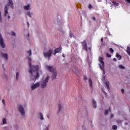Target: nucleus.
Masks as SVG:
<instances>
[{"label": "nucleus", "instance_id": "dca6fc26", "mask_svg": "<svg viewBox=\"0 0 130 130\" xmlns=\"http://www.w3.org/2000/svg\"><path fill=\"white\" fill-rule=\"evenodd\" d=\"M116 57L118 58L119 60L121 59V55H119L118 53H116Z\"/></svg>", "mask_w": 130, "mask_h": 130}, {"label": "nucleus", "instance_id": "a211bd4d", "mask_svg": "<svg viewBox=\"0 0 130 130\" xmlns=\"http://www.w3.org/2000/svg\"><path fill=\"white\" fill-rule=\"evenodd\" d=\"M105 85L107 86V87L108 88V90H109V82L106 81L105 82Z\"/></svg>", "mask_w": 130, "mask_h": 130}, {"label": "nucleus", "instance_id": "603ef678", "mask_svg": "<svg viewBox=\"0 0 130 130\" xmlns=\"http://www.w3.org/2000/svg\"><path fill=\"white\" fill-rule=\"evenodd\" d=\"M73 72H74V73H77V72H76V71H74V70H73Z\"/></svg>", "mask_w": 130, "mask_h": 130}, {"label": "nucleus", "instance_id": "09e8293b", "mask_svg": "<svg viewBox=\"0 0 130 130\" xmlns=\"http://www.w3.org/2000/svg\"><path fill=\"white\" fill-rule=\"evenodd\" d=\"M10 18H11V17H10V16H8V19H10Z\"/></svg>", "mask_w": 130, "mask_h": 130}, {"label": "nucleus", "instance_id": "bb28decb", "mask_svg": "<svg viewBox=\"0 0 130 130\" xmlns=\"http://www.w3.org/2000/svg\"><path fill=\"white\" fill-rule=\"evenodd\" d=\"M112 4H113L115 6H119L118 3H117L116 2H112Z\"/></svg>", "mask_w": 130, "mask_h": 130}, {"label": "nucleus", "instance_id": "1a4fd4ad", "mask_svg": "<svg viewBox=\"0 0 130 130\" xmlns=\"http://www.w3.org/2000/svg\"><path fill=\"white\" fill-rule=\"evenodd\" d=\"M40 86V83L37 82L36 84H34L31 86V90H35V89L38 88Z\"/></svg>", "mask_w": 130, "mask_h": 130}, {"label": "nucleus", "instance_id": "393cba45", "mask_svg": "<svg viewBox=\"0 0 130 130\" xmlns=\"http://www.w3.org/2000/svg\"><path fill=\"white\" fill-rule=\"evenodd\" d=\"M112 129H113V130H116V129H117V125H113V126H112Z\"/></svg>", "mask_w": 130, "mask_h": 130}, {"label": "nucleus", "instance_id": "a878e982", "mask_svg": "<svg viewBox=\"0 0 130 130\" xmlns=\"http://www.w3.org/2000/svg\"><path fill=\"white\" fill-rule=\"evenodd\" d=\"M119 69H121V70H123V69H125V68L121 64L119 65Z\"/></svg>", "mask_w": 130, "mask_h": 130}, {"label": "nucleus", "instance_id": "9d476101", "mask_svg": "<svg viewBox=\"0 0 130 130\" xmlns=\"http://www.w3.org/2000/svg\"><path fill=\"white\" fill-rule=\"evenodd\" d=\"M47 69L49 72H50V73H53L56 71L55 69H53L52 66H47Z\"/></svg>", "mask_w": 130, "mask_h": 130}, {"label": "nucleus", "instance_id": "20e7f679", "mask_svg": "<svg viewBox=\"0 0 130 130\" xmlns=\"http://www.w3.org/2000/svg\"><path fill=\"white\" fill-rule=\"evenodd\" d=\"M103 59H104V58L102 57H100L99 58V60L100 62H101V64H100V68L101 70H102V71H103L104 75H105V71H104V62L103 61Z\"/></svg>", "mask_w": 130, "mask_h": 130}, {"label": "nucleus", "instance_id": "8fccbe9b", "mask_svg": "<svg viewBox=\"0 0 130 130\" xmlns=\"http://www.w3.org/2000/svg\"><path fill=\"white\" fill-rule=\"evenodd\" d=\"M62 56L63 57H64V55L63 54H62Z\"/></svg>", "mask_w": 130, "mask_h": 130}, {"label": "nucleus", "instance_id": "5701e85b", "mask_svg": "<svg viewBox=\"0 0 130 130\" xmlns=\"http://www.w3.org/2000/svg\"><path fill=\"white\" fill-rule=\"evenodd\" d=\"M126 51L128 54L130 56V48L129 47H127Z\"/></svg>", "mask_w": 130, "mask_h": 130}, {"label": "nucleus", "instance_id": "6e6552de", "mask_svg": "<svg viewBox=\"0 0 130 130\" xmlns=\"http://www.w3.org/2000/svg\"><path fill=\"white\" fill-rule=\"evenodd\" d=\"M0 45L3 48H5L6 45H5V43L4 42V40L3 39V37H2V35L0 34Z\"/></svg>", "mask_w": 130, "mask_h": 130}, {"label": "nucleus", "instance_id": "864d4df0", "mask_svg": "<svg viewBox=\"0 0 130 130\" xmlns=\"http://www.w3.org/2000/svg\"><path fill=\"white\" fill-rule=\"evenodd\" d=\"M47 117H48V118H49V116H47Z\"/></svg>", "mask_w": 130, "mask_h": 130}, {"label": "nucleus", "instance_id": "9b49d317", "mask_svg": "<svg viewBox=\"0 0 130 130\" xmlns=\"http://www.w3.org/2000/svg\"><path fill=\"white\" fill-rule=\"evenodd\" d=\"M2 57L5 58V59H8L9 58V56H8V54L7 53H3L2 54Z\"/></svg>", "mask_w": 130, "mask_h": 130}, {"label": "nucleus", "instance_id": "c9c22d12", "mask_svg": "<svg viewBox=\"0 0 130 130\" xmlns=\"http://www.w3.org/2000/svg\"><path fill=\"white\" fill-rule=\"evenodd\" d=\"M83 79H84V81H87V77L86 76H84Z\"/></svg>", "mask_w": 130, "mask_h": 130}, {"label": "nucleus", "instance_id": "e433bc0d", "mask_svg": "<svg viewBox=\"0 0 130 130\" xmlns=\"http://www.w3.org/2000/svg\"><path fill=\"white\" fill-rule=\"evenodd\" d=\"M92 19L93 20V21H96V18H95L94 16L92 17Z\"/></svg>", "mask_w": 130, "mask_h": 130}, {"label": "nucleus", "instance_id": "37998d69", "mask_svg": "<svg viewBox=\"0 0 130 130\" xmlns=\"http://www.w3.org/2000/svg\"><path fill=\"white\" fill-rule=\"evenodd\" d=\"M49 127H47L46 129L45 130H49Z\"/></svg>", "mask_w": 130, "mask_h": 130}, {"label": "nucleus", "instance_id": "b1692460", "mask_svg": "<svg viewBox=\"0 0 130 130\" xmlns=\"http://www.w3.org/2000/svg\"><path fill=\"white\" fill-rule=\"evenodd\" d=\"M3 124H6L7 123V119L5 118L3 119Z\"/></svg>", "mask_w": 130, "mask_h": 130}, {"label": "nucleus", "instance_id": "72a5a7b5", "mask_svg": "<svg viewBox=\"0 0 130 130\" xmlns=\"http://www.w3.org/2000/svg\"><path fill=\"white\" fill-rule=\"evenodd\" d=\"M11 34L13 35V36H16V33L14 31H12Z\"/></svg>", "mask_w": 130, "mask_h": 130}, {"label": "nucleus", "instance_id": "f257e3e1", "mask_svg": "<svg viewBox=\"0 0 130 130\" xmlns=\"http://www.w3.org/2000/svg\"><path fill=\"white\" fill-rule=\"evenodd\" d=\"M27 59L29 61L28 65L30 67V70L29 71V72L30 74H31V76H33V73H35L36 74H37L35 77V80H36V79H38V78H39V73H38V70H39V66H32V64L31 63V58L28 57Z\"/></svg>", "mask_w": 130, "mask_h": 130}, {"label": "nucleus", "instance_id": "a18cd8bd", "mask_svg": "<svg viewBox=\"0 0 130 130\" xmlns=\"http://www.w3.org/2000/svg\"><path fill=\"white\" fill-rule=\"evenodd\" d=\"M54 54V55H55H55H56V53H55H55H54V54Z\"/></svg>", "mask_w": 130, "mask_h": 130}, {"label": "nucleus", "instance_id": "412c9836", "mask_svg": "<svg viewBox=\"0 0 130 130\" xmlns=\"http://www.w3.org/2000/svg\"><path fill=\"white\" fill-rule=\"evenodd\" d=\"M89 87L90 88H92V80L91 79H89Z\"/></svg>", "mask_w": 130, "mask_h": 130}, {"label": "nucleus", "instance_id": "7ed1b4c3", "mask_svg": "<svg viewBox=\"0 0 130 130\" xmlns=\"http://www.w3.org/2000/svg\"><path fill=\"white\" fill-rule=\"evenodd\" d=\"M49 76H48L46 77L45 79L43 80L42 82L40 83L41 88L42 89H44L47 86V83H48V81L49 80Z\"/></svg>", "mask_w": 130, "mask_h": 130}, {"label": "nucleus", "instance_id": "4468645a", "mask_svg": "<svg viewBox=\"0 0 130 130\" xmlns=\"http://www.w3.org/2000/svg\"><path fill=\"white\" fill-rule=\"evenodd\" d=\"M58 113H59L60 111H61V105H60V104H59L58 105Z\"/></svg>", "mask_w": 130, "mask_h": 130}, {"label": "nucleus", "instance_id": "cd10ccee", "mask_svg": "<svg viewBox=\"0 0 130 130\" xmlns=\"http://www.w3.org/2000/svg\"><path fill=\"white\" fill-rule=\"evenodd\" d=\"M26 15H27V16H29L30 18H31V15H33V13H31L30 12H27Z\"/></svg>", "mask_w": 130, "mask_h": 130}, {"label": "nucleus", "instance_id": "423d86ee", "mask_svg": "<svg viewBox=\"0 0 130 130\" xmlns=\"http://www.w3.org/2000/svg\"><path fill=\"white\" fill-rule=\"evenodd\" d=\"M18 110L20 112L21 115L24 116V115H25V110H24V108H23V106H22V105H18Z\"/></svg>", "mask_w": 130, "mask_h": 130}, {"label": "nucleus", "instance_id": "49530a36", "mask_svg": "<svg viewBox=\"0 0 130 130\" xmlns=\"http://www.w3.org/2000/svg\"><path fill=\"white\" fill-rule=\"evenodd\" d=\"M111 117L112 118L113 117V115H111Z\"/></svg>", "mask_w": 130, "mask_h": 130}, {"label": "nucleus", "instance_id": "de8ad7c7", "mask_svg": "<svg viewBox=\"0 0 130 130\" xmlns=\"http://www.w3.org/2000/svg\"><path fill=\"white\" fill-rule=\"evenodd\" d=\"M29 36H30V34L28 33V37H29Z\"/></svg>", "mask_w": 130, "mask_h": 130}, {"label": "nucleus", "instance_id": "f8f14e48", "mask_svg": "<svg viewBox=\"0 0 130 130\" xmlns=\"http://www.w3.org/2000/svg\"><path fill=\"white\" fill-rule=\"evenodd\" d=\"M52 73H53L52 79H56L57 76V72H56V70Z\"/></svg>", "mask_w": 130, "mask_h": 130}, {"label": "nucleus", "instance_id": "4c0bfd02", "mask_svg": "<svg viewBox=\"0 0 130 130\" xmlns=\"http://www.w3.org/2000/svg\"><path fill=\"white\" fill-rule=\"evenodd\" d=\"M121 91L122 94H123V93H124V89H121Z\"/></svg>", "mask_w": 130, "mask_h": 130}, {"label": "nucleus", "instance_id": "3c124183", "mask_svg": "<svg viewBox=\"0 0 130 130\" xmlns=\"http://www.w3.org/2000/svg\"><path fill=\"white\" fill-rule=\"evenodd\" d=\"M27 25H28V26L29 27V23L27 22Z\"/></svg>", "mask_w": 130, "mask_h": 130}, {"label": "nucleus", "instance_id": "f704fd0d", "mask_svg": "<svg viewBox=\"0 0 130 130\" xmlns=\"http://www.w3.org/2000/svg\"><path fill=\"white\" fill-rule=\"evenodd\" d=\"M18 77H19V73L17 72V73H16V80H18Z\"/></svg>", "mask_w": 130, "mask_h": 130}, {"label": "nucleus", "instance_id": "c756f323", "mask_svg": "<svg viewBox=\"0 0 130 130\" xmlns=\"http://www.w3.org/2000/svg\"><path fill=\"white\" fill-rule=\"evenodd\" d=\"M109 50H110L111 53H113V52H114V50H113V49H112V48H110L109 49Z\"/></svg>", "mask_w": 130, "mask_h": 130}, {"label": "nucleus", "instance_id": "f03ea898", "mask_svg": "<svg viewBox=\"0 0 130 130\" xmlns=\"http://www.w3.org/2000/svg\"><path fill=\"white\" fill-rule=\"evenodd\" d=\"M8 2H9L8 3V5H6L5 7V17H7V15L9 14V12L8 11V7L10 6V7L12 9H14V4H13V1L9 0Z\"/></svg>", "mask_w": 130, "mask_h": 130}, {"label": "nucleus", "instance_id": "a19ab883", "mask_svg": "<svg viewBox=\"0 0 130 130\" xmlns=\"http://www.w3.org/2000/svg\"><path fill=\"white\" fill-rule=\"evenodd\" d=\"M2 103H3V104L5 105V100H2Z\"/></svg>", "mask_w": 130, "mask_h": 130}, {"label": "nucleus", "instance_id": "ddd939ff", "mask_svg": "<svg viewBox=\"0 0 130 130\" xmlns=\"http://www.w3.org/2000/svg\"><path fill=\"white\" fill-rule=\"evenodd\" d=\"M61 49H62L61 47H60L57 49H55V53H58V52H59V51H61Z\"/></svg>", "mask_w": 130, "mask_h": 130}, {"label": "nucleus", "instance_id": "79ce46f5", "mask_svg": "<svg viewBox=\"0 0 130 130\" xmlns=\"http://www.w3.org/2000/svg\"><path fill=\"white\" fill-rule=\"evenodd\" d=\"M113 60H114V61H116L117 59H116V58H113Z\"/></svg>", "mask_w": 130, "mask_h": 130}, {"label": "nucleus", "instance_id": "7c9ffc66", "mask_svg": "<svg viewBox=\"0 0 130 130\" xmlns=\"http://www.w3.org/2000/svg\"><path fill=\"white\" fill-rule=\"evenodd\" d=\"M116 122H117V123H121V122H122V120H117Z\"/></svg>", "mask_w": 130, "mask_h": 130}, {"label": "nucleus", "instance_id": "2eb2a0df", "mask_svg": "<svg viewBox=\"0 0 130 130\" xmlns=\"http://www.w3.org/2000/svg\"><path fill=\"white\" fill-rule=\"evenodd\" d=\"M24 9L26 10H29V9H30V5H28L27 6H24Z\"/></svg>", "mask_w": 130, "mask_h": 130}, {"label": "nucleus", "instance_id": "6ab92c4d", "mask_svg": "<svg viewBox=\"0 0 130 130\" xmlns=\"http://www.w3.org/2000/svg\"><path fill=\"white\" fill-rule=\"evenodd\" d=\"M109 111H110V108H109V110H106L105 111V115H107V114H108Z\"/></svg>", "mask_w": 130, "mask_h": 130}, {"label": "nucleus", "instance_id": "58836bf2", "mask_svg": "<svg viewBox=\"0 0 130 130\" xmlns=\"http://www.w3.org/2000/svg\"><path fill=\"white\" fill-rule=\"evenodd\" d=\"M126 3H128V4H130V0H126Z\"/></svg>", "mask_w": 130, "mask_h": 130}, {"label": "nucleus", "instance_id": "473e14b6", "mask_svg": "<svg viewBox=\"0 0 130 130\" xmlns=\"http://www.w3.org/2000/svg\"><path fill=\"white\" fill-rule=\"evenodd\" d=\"M0 22H1V23L3 22L2 20V12H0Z\"/></svg>", "mask_w": 130, "mask_h": 130}, {"label": "nucleus", "instance_id": "0eeeda50", "mask_svg": "<svg viewBox=\"0 0 130 130\" xmlns=\"http://www.w3.org/2000/svg\"><path fill=\"white\" fill-rule=\"evenodd\" d=\"M81 44H82L83 49H84L85 51H88V47H87V42H86V40H84L83 42L81 43Z\"/></svg>", "mask_w": 130, "mask_h": 130}, {"label": "nucleus", "instance_id": "ea45409f", "mask_svg": "<svg viewBox=\"0 0 130 130\" xmlns=\"http://www.w3.org/2000/svg\"><path fill=\"white\" fill-rule=\"evenodd\" d=\"M70 37H71V38L73 37V34L70 33Z\"/></svg>", "mask_w": 130, "mask_h": 130}, {"label": "nucleus", "instance_id": "f3484780", "mask_svg": "<svg viewBox=\"0 0 130 130\" xmlns=\"http://www.w3.org/2000/svg\"><path fill=\"white\" fill-rule=\"evenodd\" d=\"M39 115H40V119L41 120H43V119H44V118H43V115H42V113H40Z\"/></svg>", "mask_w": 130, "mask_h": 130}, {"label": "nucleus", "instance_id": "aec40b11", "mask_svg": "<svg viewBox=\"0 0 130 130\" xmlns=\"http://www.w3.org/2000/svg\"><path fill=\"white\" fill-rule=\"evenodd\" d=\"M27 53L28 54V56H31V55H32V51H31V50L28 51L27 52Z\"/></svg>", "mask_w": 130, "mask_h": 130}, {"label": "nucleus", "instance_id": "2f4dec72", "mask_svg": "<svg viewBox=\"0 0 130 130\" xmlns=\"http://www.w3.org/2000/svg\"><path fill=\"white\" fill-rule=\"evenodd\" d=\"M92 8H93V6H92V5L91 4H89L88 5V8L91 10L92 9Z\"/></svg>", "mask_w": 130, "mask_h": 130}, {"label": "nucleus", "instance_id": "5fc2aeb1", "mask_svg": "<svg viewBox=\"0 0 130 130\" xmlns=\"http://www.w3.org/2000/svg\"><path fill=\"white\" fill-rule=\"evenodd\" d=\"M102 91H103V92H104V91H103V89H102Z\"/></svg>", "mask_w": 130, "mask_h": 130}, {"label": "nucleus", "instance_id": "c85d7f7f", "mask_svg": "<svg viewBox=\"0 0 130 130\" xmlns=\"http://www.w3.org/2000/svg\"><path fill=\"white\" fill-rule=\"evenodd\" d=\"M106 55L107 57H111V55H110L109 53H106Z\"/></svg>", "mask_w": 130, "mask_h": 130}, {"label": "nucleus", "instance_id": "c03bdc74", "mask_svg": "<svg viewBox=\"0 0 130 130\" xmlns=\"http://www.w3.org/2000/svg\"><path fill=\"white\" fill-rule=\"evenodd\" d=\"M101 40L102 42H103V38H102Z\"/></svg>", "mask_w": 130, "mask_h": 130}, {"label": "nucleus", "instance_id": "39448f33", "mask_svg": "<svg viewBox=\"0 0 130 130\" xmlns=\"http://www.w3.org/2000/svg\"><path fill=\"white\" fill-rule=\"evenodd\" d=\"M53 50L51 49L48 51L47 52H44L43 53L44 57H47L48 59H50V57L52 55V52Z\"/></svg>", "mask_w": 130, "mask_h": 130}, {"label": "nucleus", "instance_id": "4be33fe9", "mask_svg": "<svg viewBox=\"0 0 130 130\" xmlns=\"http://www.w3.org/2000/svg\"><path fill=\"white\" fill-rule=\"evenodd\" d=\"M92 104H93L94 108H96V107H97V106L96 105V102L94 100H93Z\"/></svg>", "mask_w": 130, "mask_h": 130}]
</instances>
